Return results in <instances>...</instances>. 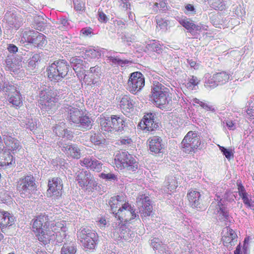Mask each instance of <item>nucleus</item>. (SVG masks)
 <instances>
[{"mask_svg":"<svg viewBox=\"0 0 254 254\" xmlns=\"http://www.w3.org/2000/svg\"><path fill=\"white\" fill-rule=\"evenodd\" d=\"M166 184L168 187V189L170 191L174 190L178 187V183L176 182L175 178L173 177L168 178Z\"/></svg>","mask_w":254,"mask_h":254,"instance_id":"obj_52","label":"nucleus"},{"mask_svg":"<svg viewBox=\"0 0 254 254\" xmlns=\"http://www.w3.org/2000/svg\"><path fill=\"white\" fill-rule=\"evenodd\" d=\"M249 249L248 241L247 240V238H246L244 241V244L242 249L243 254H248Z\"/></svg>","mask_w":254,"mask_h":254,"instance_id":"obj_64","label":"nucleus"},{"mask_svg":"<svg viewBox=\"0 0 254 254\" xmlns=\"http://www.w3.org/2000/svg\"><path fill=\"white\" fill-rule=\"evenodd\" d=\"M249 194L245 193L243 196H241L244 203L249 208L251 209H254V204L251 202V199H250L248 197Z\"/></svg>","mask_w":254,"mask_h":254,"instance_id":"obj_55","label":"nucleus"},{"mask_svg":"<svg viewBox=\"0 0 254 254\" xmlns=\"http://www.w3.org/2000/svg\"><path fill=\"white\" fill-rule=\"evenodd\" d=\"M4 19L10 27L16 30L23 24V18L15 10L7 11L5 14Z\"/></svg>","mask_w":254,"mask_h":254,"instance_id":"obj_15","label":"nucleus"},{"mask_svg":"<svg viewBox=\"0 0 254 254\" xmlns=\"http://www.w3.org/2000/svg\"><path fill=\"white\" fill-rule=\"evenodd\" d=\"M7 92H10L8 95V102L14 107H20L22 105L21 95L14 86V89H8Z\"/></svg>","mask_w":254,"mask_h":254,"instance_id":"obj_22","label":"nucleus"},{"mask_svg":"<svg viewBox=\"0 0 254 254\" xmlns=\"http://www.w3.org/2000/svg\"><path fill=\"white\" fill-rule=\"evenodd\" d=\"M151 245L157 254H170L168 250L167 246L157 238H154L151 240Z\"/></svg>","mask_w":254,"mask_h":254,"instance_id":"obj_23","label":"nucleus"},{"mask_svg":"<svg viewBox=\"0 0 254 254\" xmlns=\"http://www.w3.org/2000/svg\"><path fill=\"white\" fill-rule=\"evenodd\" d=\"M218 85V82L215 79L213 78V75L206 78L204 82V86L208 89L214 88L217 86Z\"/></svg>","mask_w":254,"mask_h":254,"instance_id":"obj_45","label":"nucleus"},{"mask_svg":"<svg viewBox=\"0 0 254 254\" xmlns=\"http://www.w3.org/2000/svg\"><path fill=\"white\" fill-rule=\"evenodd\" d=\"M202 30H207L205 26L201 24L196 25L193 22L188 31L192 36H195L198 32L202 31Z\"/></svg>","mask_w":254,"mask_h":254,"instance_id":"obj_40","label":"nucleus"},{"mask_svg":"<svg viewBox=\"0 0 254 254\" xmlns=\"http://www.w3.org/2000/svg\"><path fill=\"white\" fill-rule=\"evenodd\" d=\"M139 126L143 130L148 131H152L159 128V124L157 122L155 114L152 113L146 114L143 119L140 123Z\"/></svg>","mask_w":254,"mask_h":254,"instance_id":"obj_13","label":"nucleus"},{"mask_svg":"<svg viewBox=\"0 0 254 254\" xmlns=\"http://www.w3.org/2000/svg\"><path fill=\"white\" fill-rule=\"evenodd\" d=\"M14 218L9 212L0 211V228L3 233L7 232V228L14 223Z\"/></svg>","mask_w":254,"mask_h":254,"instance_id":"obj_19","label":"nucleus"},{"mask_svg":"<svg viewBox=\"0 0 254 254\" xmlns=\"http://www.w3.org/2000/svg\"><path fill=\"white\" fill-rule=\"evenodd\" d=\"M87 74H86L85 75L86 76H101V67L98 65H96L93 67H91L90 68V70L87 71Z\"/></svg>","mask_w":254,"mask_h":254,"instance_id":"obj_49","label":"nucleus"},{"mask_svg":"<svg viewBox=\"0 0 254 254\" xmlns=\"http://www.w3.org/2000/svg\"><path fill=\"white\" fill-rule=\"evenodd\" d=\"M65 124L64 122H61L60 125H57L54 127L53 131L57 136H62L63 134H65Z\"/></svg>","mask_w":254,"mask_h":254,"instance_id":"obj_46","label":"nucleus"},{"mask_svg":"<svg viewBox=\"0 0 254 254\" xmlns=\"http://www.w3.org/2000/svg\"><path fill=\"white\" fill-rule=\"evenodd\" d=\"M149 148L150 152L155 154L161 152L163 148L164 145L162 144V140L161 137L157 136L149 138L148 139Z\"/></svg>","mask_w":254,"mask_h":254,"instance_id":"obj_21","label":"nucleus"},{"mask_svg":"<svg viewBox=\"0 0 254 254\" xmlns=\"http://www.w3.org/2000/svg\"><path fill=\"white\" fill-rule=\"evenodd\" d=\"M90 134V141L96 145H99L100 144H104L105 139L102 135L99 133H96L94 131H91Z\"/></svg>","mask_w":254,"mask_h":254,"instance_id":"obj_33","label":"nucleus"},{"mask_svg":"<svg viewBox=\"0 0 254 254\" xmlns=\"http://www.w3.org/2000/svg\"><path fill=\"white\" fill-rule=\"evenodd\" d=\"M48 188L47 194H49L50 196H52L51 194L57 197L60 196L63 190V183L61 178H54L52 180H49Z\"/></svg>","mask_w":254,"mask_h":254,"instance_id":"obj_17","label":"nucleus"},{"mask_svg":"<svg viewBox=\"0 0 254 254\" xmlns=\"http://www.w3.org/2000/svg\"><path fill=\"white\" fill-rule=\"evenodd\" d=\"M13 156L8 151L0 149V164L9 165L12 164Z\"/></svg>","mask_w":254,"mask_h":254,"instance_id":"obj_30","label":"nucleus"},{"mask_svg":"<svg viewBox=\"0 0 254 254\" xmlns=\"http://www.w3.org/2000/svg\"><path fill=\"white\" fill-rule=\"evenodd\" d=\"M65 111L68 113L67 118L68 120L76 124L79 122V119L84 114L82 111L71 107L67 108Z\"/></svg>","mask_w":254,"mask_h":254,"instance_id":"obj_25","label":"nucleus"},{"mask_svg":"<svg viewBox=\"0 0 254 254\" xmlns=\"http://www.w3.org/2000/svg\"><path fill=\"white\" fill-rule=\"evenodd\" d=\"M134 103L131 98L127 95L124 96L120 101L121 108L126 112H130L134 107Z\"/></svg>","mask_w":254,"mask_h":254,"instance_id":"obj_28","label":"nucleus"},{"mask_svg":"<svg viewBox=\"0 0 254 254\" xmlns=\"http://www.w3.org/2000/svg\"><path fill=\"white\" fill-rule=\"evenodd\" d=\"M199 82V80L195 76H192L189 79L188 84H190L189 87L192 88V89L196 85H197Z\"/></svg>","mask_w":254,"mask_h":254,"instance_id":"obj_60","label":"nucleus"},{"mask_svg":"<svg viewBox=\"0 0 254 254\" xmlns=\"http://www.w3.org/2000/svg\"><path fill=\"white\" fill-rule=\"evenodd\" d=\"M213 78L215 79L218 84H223L228 81L230 76L226 72L223 71L214 74Z\"/></svg>","mask_w":254,"mask_h":254,"instance_id":"obj_35","label":"nucleus"},{"mask_svg":"<svg viewBox=\"0 0 254 254\" xmlns=\"http://www.w3.org/2000/svg\"><path fill=\"white\" fill-rule=\"evenodd\" d=\"M22 124H25L24 125L26 126V127L33 132L37 128V124L36 120H33L32 119H26Z\"/></svg>","mask_w":254,"mask_h":254,"instance_id":"obj_44","label":"nucleus"},{"mask_svg":"<svg viewBox=\"0 0 254 254\" xmlns=\"http://www.w3.org/2000/svg\"><path fill=\"white\" fill-rule=\"evenodd\" d=\"M35 188V180L32 176L21 178L17 182V189L22 197H29Z\"/></svg>","mask_w":254,"mask_h":254,"instance_id":"obj_8","label":"nucleus"},{"mask_svg":"<svg viewBox=\"0 0 254 254\" xmlns=\"http://www.w3.org/2000/svg\"><path fill=\"white\" fill-rule=\"evenodd\" d=\"M109 204L111 207V211L114 214L116 212L117 208H122V205H124L122 196L118 195L111 197L109 201Z\"/></svg>","mask_w":254,"mask_h":254,"instance_id":"obj_29","label":"nucleus"},{"mask_svg":"<svg viewBox=\"0 0 254 254\" xmlns=\"http://www.w3.org/2000/svg\"><path fill=\"white\" fill-rule=\"evenodd\" d=\"M77 126L82 131L89 130L92 127V120L84 114L76 124Z\"/></svg>","mask_w":254,"mask_h":254,"instance_id":"obj_26","label":"nucleus"},{"mask_svg":"<svg viewBox=\"0 0 254 254\" xmlns=\"http://www.w3.org/2000/svg\"><path fill=\"white\" fill-rule=\"evenodd\" d=\"M114 160L116 167L120 169H125L127 171L134 172L138 168L137 161L127 151H119Z\"/></svg>","mask_w":254,"mask_h":254,"instance_id":"obj_6","label":"nucleus"},{"mask_svg":"<svg viewBox=\"0 0 254 254\" xmlns=\"http://www.w3.org/2000/svg\"><path fill=\"white\" fill-rule=\"evenodd\" d=\"M32 229L39 241L44 244L53 240L55 234L67 231L64 222L50 221L45 214H41L36 217L33 221Z\"/></svg>","mask_w":254,"mask_h":254,"instance_id":"obj_1","label":"nucleus"},{"mask_svg":"<svg viewBox=\"0 0 254 254\" xmlns=\"http://www.w3.org/2000/svg\"><path fill=\"white\" fill-rule=\"evenodd\" d=\"M69 68L70 66L65 60L56 61L47 69L48 77L51 81L58 82L66 76Z\"/></svg>","mask_w":254,"mask_h":254,"instance_id":"obj_4","label":"nucleus"},{"mask_svg":"<svg viewBox=\"0 0 254 254\" xmlns=\"http://www.w3.org/2000/svg\"><path fill=\"white\" fill-rule=\"evenodd\" d=\"M201 144L200 137L195 132L189 131L181 143L182 150L187 154L194 153Z\"/></svg>","mask_w":254,"mask_h":254,"instance_id":"obj_7","label":"nucleus"},{"mask_svg":"<svg viewBox=\"0 0 254 254\" xmlns=\"http://www.w3.org/2000/svg\"><path fill=\"white\" fill-rule=\"evenodd\" d=\"M199 106L207 111H215L214 108L212 106H210L208 104H207L206 103L203 102L202 101L201 102H200Z\"/></svg>","mask_w":254,"mask_h":254,"instance_id":"obj_62","label":"nucleus"},{"mask_svg":"<svg viewBox=\"0 0 254 254\" xmlns=\"http://www.w3.org/2000/svg\"><path fill=\"white\" fill-rule=\"evenodd\" d=\"M108 59L113 64L120 65L123 66L128 63L127 60H123L117 57L109 56L108 57Z\"/></svg>","mask_w":254,"mask_h":254,"instance_id":"obj_50","label":"nucleus"},{"mask_svg":"<svg viewBox=\"0 0 254 254\" xmlns=\"http://www.w3.org/2000/svg\"><path fill=\"white\" fill-rule=\"evenodd\" d=\"M126 121L124 117L117 115H112L99 119L101 129L108 132H122L127 127Z\"/></svg>","mask_w":254,"mask_h":254,"instance_id":"obj_3","label":"nucleus"},{"mask_svg":"<svg viewBox=\"0 0 254 254\" xmlns=\"http://www.w3.org/2000/svg\"><path fill=\"white\" fill-rule=\"evenodd\" d=\"M156 23L157 26L160 27V29L163 30H167V26L169 24V21L163 19L160 17H156Z\"/></svg>","mask_w":254,"mask_h":254,"instance_id":"obj_47","label":"nucleus"},{"mask_svg":"<svg viewBox=\"0 0 254 254\" xmlns=\"http://www.w3.org/2000/svg\"><path fill=\"white\" fill-rule=\"evenodd\" d=\"M218 212H219V219L221 221L231 222L232 217L230 216L227 208H221L220 211H218Z\"/></svg>","mask_w":254,"mask_h":254,"instance_id":"obj_41","label":"nucleus"},{"mask_svg":"<svg viewBox=\"0 0 254 254\" xmlns=\"http://www.w3.org/2000/svg\"><path fill=\"white\" fill-rule=\"evenodd\" d=\"M71 66L75 72H81V69L86 67L84 64L85 62L79 57H72L70 60Z\"/></svg>","mask_w":254,"mask_h":254,"instance_id":"obj_31","label":"nucleus"},{"mask_svg":"<svg viewBox=\"0 0 254 254\" xmlns=\"http://www.w3.org/2000/svg\"><path fill=\"white\" fill-rule=\"evenodd\" d=\"M85 54L91 58H99L101 56V51L99 49L88 48L85 50Z\"/></svg>","mask_w":254,"mask_h":254,"instance_id":"obj_43","label":"nucleus"},{"mask_svg":"<svg viewBox=\"0 0 254 254\" xmlns=\"http://www.w3.org/2000/svg\"><path fill=\"white\" fill-rule=\"evenodd\" d=\"M3 138L5 144L12 151L19 150L21 148L19 141L11 136L4 135Z\"/></svg>","mask_w":254,"mask_h":254,"instance_id":"obj_27","label":"nucleus"},{"mask_svg":"<svg viewBox=\"0 0 254 254\" xmlns=\"http://www.w3.org/2000/svg\"><path fill=\"white\" fill-rule=\"evenodd\" d=\"M62 150L73 158L78 159L81 156L80 150L76 145L63 144L61 146Z\"/></svg>","mask_w":254,"mask_h":254,"instance_id":"obj_24","label":"nucleus"},{"mask_svg":"<svg viewBox=\"0 0 254 254\" xmlns=\"http://www.w3.org/2000/svg\"><path fill=\"white\" fill-rule=\"evenodd\" d=\"M225 122L229 129L234 130L236 128L235 123L232 121L228 119L225 120ZM224 123H225L224 122Z\"/></svg>","mask_w":254,"mask_h":254,"instance_id":"obj_61","label":"nucleus"},{"mask_svg":"<svg viewBox=\"0 0 254 254\" xmlns=\"http://www.w3.org/2000/svg\"><path fill=\"white\" fill-rule=\"evenodd\" d=\"M146 48L148 50L155 52L157 53H160L162 51V48L160 45L155 41H152L147 44L146 45Z\"/></svg>","mask_w":254,"mask_h":254,"instance_id":"obj_42","label":"nucleus"},{"mask_svg":"<svg viewBox=\"0 0 254 254\" xmlns=\"http://www.w3.org/2000/svg\"><path fill=\"white\" fill-rule=\"evenodd\" d=\"M167 9V4L163 1H160L159 2H155L153 5L154 11L157 12L158 10L165 11Z\"/></svg>","mask_w":254,"mask_h":254,"instance_id":"obj_48","label":"nucleus"},{"mask_svg":"<svg viewBox=\"0 0 254 254\" xmlns=\"http://www.w3.org/2000/svg\"><path fill=\"white\" fill-rule=\"evenodd\" d=\"M73 4L76 11H83L85 10V4L82 0H74Z\"/></svg>","mask_w":254,"mask_h":254,"instance_id":"obj_53","label":"nucleus"},{"mask_svg":"<svg viewBox=\"0 0 254 254\" xmlns=\"http://www.w3.org/2000/svg\"><path fill=\"white\" fill-rule=\"evenodd\" d=\"M79 237L85 249L92 250L95 248L97 236L93 231L88 228H83L81 230Z\"/></svg>","mask_w":254,"mask_h":254,"instance_id":"obj_10","label":"nucleus"},{"mask_svg":"<svg viewBox=\"0 0 254 254\" xmlns=\"http://www.w3.org/2000/svg\"><path fill=\"white\" fill-rule=\"evenodd\" d=\"M76 180L81 188L86 187V189H92L97 186V184L91 175L86 170H80L76 173Z\"/></svg>","mask_w":254,"mask_h":254,"instance_id":"obj_12","label":"nucleus"},{"mask_svg":"<svg viewBox=\"0 0 254 254\" xmlns=\"http://www.w3.org/2000/svg\"><path fill=\"white\" fill-rule=\"evenodd\" d=\"M47 40L46 37L41 33H39L37 31L35 36L33 39V41H32L31 43L33 44L35 47L39 48H42L45 45H46Z\"/></svg>","mask_w":254,"mask_h":254,"instance_id":"obj_32","label":"nucleus"},{"mask_svg":"<svg viewBox=\"0 0 254 254\" xmlns=\"http://www.w3.org/2000/svg\"><path fill=\"white\" fill-rule=\"evenodd\" d=\"M224 235L222 237V240L223 245L228 247H230L235 245V242L237 241V235L236 232L229 226H226L223 230Z\"/></svg>","mask_w":254,"mask_h":254,"instance_id":"obj_18","label":"nucleus"},{"mask_svg":"<svg viewBox=\"0 0 254 254\" xmlns=\"http://www.w3.org/2000/svg\"><path fill=\"white\" fill-rule=\"evenodd\" d=\"M136 204L140 214L144 217L150 216L152 211V206L148 196L140 195L136 199Z\"/></svg>","mask_w":254,"mask_h":254,"instance_id":"obj_14","label":"nucleus"},{"mask_svg":"<svg viewBox=\"0 0 254 254\" xmlns=\"http://www.w3.org/2000/svg\"><path fill=\"white\" fill-rule=\"evenodd\" d=\"M187 197L191 207L198 210L205 209V206L202 203L201 196L199 191L194 190H190L188 192Z\"/></svg>","mask_w":254,"mask_h":254,"instance_id":"obj_16","label":"nucleus"},{"mask_svg":"<svg viewBox=\"0 0 254 254\" xmlns=\"http://www.w3.org/2000/svg\"><path fill=\"white\" fill-rule=\"evenodd\" d=\"M145 84L144 75L138 71L131 73L127 83V89L133 94L140 92Z\"/></svg>","mask_w":254,"mask_h":254,"instance_id":"obj_9","label":"nucleus"},{"mask_svg":"<svg viewBox=\"0 0 254 254\" xmlns=\"http://www.w3.org/2000/svg\"><path fill=\"white\" fill-rule=\"evenodd\" d=\"M219 148L223 154L227 159L230 160L232 157H233V154L230 150L220 146H219Z\"/></svg>","mask_w":254,"mask_h":254,"instance_id":"obj_57","label":"nucleus"},{"mask_svg":"<svg viewBox=\"0 0 254 254\" xmlns=\"http://www.w3.org/2000/svg\"><path fill=\"white\" fill-rule=\"evenodd\" d=\"M80 164L82 166L97 172L102 170V163L93 157H85L80 160Z\"/></svg>","mask_w":254,"mask_h":254,"instance_id":"obj_20","label":"nucleus"},{"mask_svg":"<svg viewBox=\"0 0 254 254\" xmlns=\"http://www.w3.org/2000/svg\"><path fill=\"white\" fill-rule=\"evenodd\" d=\"M66 231H63L60 233L55 234V239L53 241H55L57 243H61L66 236Z\"/></svg>","mask_w":254,"mask_h":254,"instance_id":"obj_54","label":"nucleus"},{"mask_svg":"<svg viewBox=\"0 0 254 254\" xmlns=\"http://www.w3.org/2000/svg\"><path fill=\"white\" fill-rule=\"evenodd\" d=\"M36 32L37 31L35 30L29 29H26L23 31L21 33V40L20 42L22 41L23 43L27 42L31 43L35 36Z\"/></svg>","mask_w":254,"mask_h":254,"instance_id":"obj_34","label":"nucleus"},{"mask_svg":"<svg viewBox=\"0 0 254 254\" xmlns=\"http://www.w3.org/2000/svg\"><path fill=\"white\" fill-rule=\"evenodd\" d=\"M40 104L41 105V110L47 112L48 114H52L56 107V93L50 87H43L39 91Z\"/></svg>","mask_w":254,"mask_h":254,"instance_id":"obj_5","label":"nucleus"},{"mask_svg":"<svg viewBox=\"0 0 254 254\" xmlns=\"http://www.w3.org/2000/svg\"><path fill=\"white\" fill-rule=\"evenodd\" d=\"M5 77L0 73V91L7 92L8 89H14V85L12 83H7L5 81Z\"/></svg>","mask_w":254,"mask_h":254,"instance_id":"obj_39","label":"nucleus"},{"mask_svg":"<svg viewBox=\"0 0 254 254\" xmlns=\"http://www.w3.org/2000/svg\"><path fill=\"white\" fill-rule=\"evenodd\" d=\"M76 246L75 244L70 243L64 244L61 249L62 254H75L76 252Z\"/></svg>","mask_w":254,"mask_h":254,"instance_id":"obj_37","label":"nucleus"},{"mask_svg":"<svg viewBox=\"0 0 254 254\" xmlns=\"http://www.w3.org/2000/svg\"><path fill=\"white\" fill-rule=\"evenodd\" d=\"M186 11L185 12L188 14H194L196 13V10L194 6L191 4H187L185 6Z\"/></svg>","mask_w":254,"mask_h":254,"instance_id":"obj_59","label":"nucleus"},{"mask_svg":"<svg viewBox=\"0 0 254 254\" xmlns=\"http://www.w3.org/2000/svg\"><path fill=\"white\" fill-rule=\"evenodd\" d=\"M179 22L180 24H181L188 30L189 29L191 25L193 23L192 21L187 18L182 19L179 21Z\"/></svg>","mask_w":254,"mask_h":254,"instance_id":"obj_58","label":"nucleus"},{"mask_svg":"<svg viewBox=\"0 0 254 254\" xmlns=\"http://www.w3.org/2000/svg\"><path fill=\"white\" fill-rule=\"evenodd\" d=\"M98 15H99L98 20L100 21L103 22H106L108 20V17L106 15V14L104 13H103V12L99 11Z\"/></svg>","mask_w":254,"mask_h":254,"instance_id":"obj_63","label":"nucleus"},{"mask_svg":"<svg viewBox=\"0 0 254 254\" xmlns=\"http://www.w3.org/2000/svg\"><path fill=\"white\" fill-rule=\"evenodd\" d=\"M151 95L156 106L162 110H171L173 107L172 94L169 89L155 81L151 87Z\"/></svg>","mask_w":254,"mask_h":254,"instance_id":"obj_2","label":"nucleus"},{"mask_svg":"<svg viewBox=\"0 0 254 254\" xmlns=\"http://www.w3.org/2000/svg\"><path fill=\"white\" fill-rule=\"evenodd\" d=\"M114 215L117 219V221L126 222H129L136 217L134 210L127 202L124 203L122 208L120 207Z\"/></svg>","mask_w":254,"mask_h":254,"instance_id":"obj_11","label":"nucleus"},{"mask_svg":"<svg viewBox=\"0 0 254 254\" xmlns=\"http://www.w3.org/2000/svg\"><path fill=\"white\" fill-rule=\"evenodd\" d=\"M100 177L106 181H115L117 180V176L112 173H101Z\"/></svg>","mask_w":254,"mask_h":254,"instance_id":"obj_56","label":"nucleus"},{"mask_svg":"<svg viewBox=\"0 0 254 254\" xmlns=\"http://www.w3.org/2000/svg\"><path fill=\"white\" fill-rule=\"evenodd\" d=\"M100 76H84V80L87 85L92 86H99L100 84Z\"/></svg>","mask_w":254,"mask_h":254,"instance_id":"obj_38","label":"nucleus"},{"mask_svg":"<svg viewBox=\"0 0 254 254\" xmlns=\"http://www.w3.org/2000/svg\"><path fill=\"white\" fill-rule=\"evenodd\" d=\"M211 7L214 9L222 11L226 8L225 2L222 0H207Z\"/></svg>","mask_w":254,"mask_h":254,"instance_id":"obj_36","label":"nucleus"},{"mask_svg":"<svg viewBox=\"0 0 254 254\" xmlns=\"http://www.w3.org/2000/svg\"><path fill=\"white\" fill-rule=\"evenodd\" d=\"M45 23L43 21V19L41 17H38L34 20V26L35 29L41 31L44 27Z\"/></svg>","mask_w":254,"mask_h":254,"instance_id":"obj_51","label":"nucleus"}]
</instances>
